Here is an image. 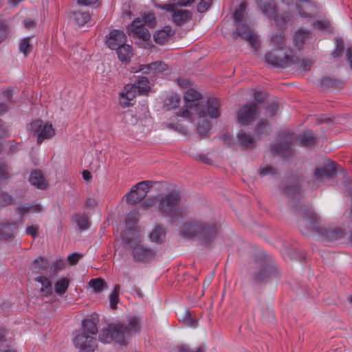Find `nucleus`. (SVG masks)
<instances>
[{"label": "nucleus", "mask_w": 352, "mask_h": 352, "mask_svg": "<svg viewBox=\"0 0 352 352\" xmlns=\"http://www.w3.org/2000/svg\"><path fill=\"white\" fill-rule=\"evenodd\" d=\"M81 254L78 252H74L69 254L67 257L68 261L72 264L76 263L80 258Z\"/></svg>", "instance_id": "obj_59"}, {"label": "nucleus", "mask_w": 352, "mask_h": 352, "mask_svg": "<svg viewBox=\"0 0 352 352\" xmlns=\"http://www.w3.org/2000/svg\"><path fill=\"white\" fill-rule=\"evenodd\" d=\"M258 109L255 102L243 105L236 114L237 123L242 126H247L253 122L257 116Z\"/></svg>", "instance_id": "obj_10"}, {"label": "nucleus", "mask_w": 352, "mask_h": 352, "mask_svg": "<svg viewBox=\"0 0 352 352\" xmlns=\"http://www.w3.org/2000/svg\"><path fill=\"white\" fill-rule=\"evenodd\" d=\"M141 20L143 21L144 25H148L149 27H153L155 22V16L151 13L145 14Z\"/></svg>", "instance_id": "obj_52"}, {"label": "nucleus", "mask_w": 352, "mask_h": 352, "mask_svg": "<svg viewBox=\"0 0 352 352\" xmlns=\"http://www.w3.org/2000/svg\"><path fill=\"white\" fill-rule=\"evenodd\" d=\"M299 229L303 234L318 233L322 239L333 241L345 237L346 232L334 225L320 226L316 213L311 208L304 206L298 211Z\"/></svg>", "instance_id": "obj_2"}, {"label": "nucleus", "mask_w": 352, "mask_h": 352, "mask_svg": "<svg viewBox=\"0 0 352 352\" xmlns=\"http://www.w3.org/2000/svg\"><path fill=\"white\" fill-rule=\"evenodd\" d=\"M133 215L132 214H129L126 217L125 219V224L126 226L129 228H133V226L136 223V220L133 219Z\"/></svg>", "instance_id": "obj_60"}, {"label": "nucleus", "mask_w": 352, "mask_h": 352, "mask_svg": "<svg viewBox=\"0 0 352 352\" xmlns=\"http://www.w3.org/2000/svg\"><path fill=\"white\" fill-rule=\"evenodd\" d=\"M192 12L188 10L175 9L171 14V20L173 24L181 25L190 20Z\"/></svg>", "instance_id": "obj_21"}, {"label": "nucleus", "mask_w": 352, "mask_h": 352, "mask_svg": "<svg viewBox=\"0 0 352 352\" xmlns=\"http://www.w3.org/2000/svg\"><path fill=\"white\" fill-rule=\"evenodd\" d=\"M346 61L352 69V47H349L346 52Z\"/></svg>", "instance_id": "obj_64"}, {"label": "nucleus", "mask_w": 352, "mask_h": 352, "mask_svg": "<svg viewBox=\"0 0 352 352\" xmlns=\"http://www.w3.org/2000/svg\"><path fill=\"white\" fill-rule=\"evenodd\" d=\"M278 138L283 140V142L275 144L272 146V152L281 155L284 158H286L291 153V142L293 139V135L289 133L283 132L279 133Z\"/></svg>", "instance_id": "obj_13"}, {"label": "nucleus", "mask_w": 352, "mask_h": 352, "mask_svg": "<svg viewBox=\"0 0 352 352\" xmlns=\"http://www.w3.org/2000/svg\"><path fill=\"white\" fill-rule=\"evenodd\" d=\"M270 43L276 50H283L285 46V36L280 30L271 36Z\"/></svg>", "instance_id": "obj_28"}, {"label": "nucleus", "mask_w": 352, "mask_h": 352, "mask_svg": "<svg viewBox=\"0 0 352 352\" xmlns=\"http://www.w3.org/2000/svg\"><path fill=\"white\" fill-rule=\"evenodd\" d=\"M13 198L11 195L6 192L0 193V203L3 205H8L12 203Z\"/></svg>", "instance_id": "obj_55"}, {"label": "nucleus", "mask_w": 352, "mask_h": 352, "mask_svg": "<svg viewBox=\"0 0 352 352\" xmlns=\"http://www.w3.org/2000/svg\"><path fill=\"white\" fill-rule=\"evenodd\" d=\"M296 6L298 13L302 17L308 18L311 16V12L314 7L309 2L304 0H300L297 2Z\"/></svg>", "instance_id": "obj_29"}, {"label": "nucleus", "mask_w": 352, "mask_h": 352, "mask_svg": "<svg viewBox=\"0 0 352 352\" xmlns=\"http://www.w3.org/2000/svg\"><path fill=\"white\" fill-rule=\"evenodd\" d=\"M336 173L335 163L329 160L324 158L320 164L317 166L312 171L311 181L316 185L323 182L325 178L330 177Z\"/></svg>", "instance_id": "obj_8"}, {"label": "nucleus", "mask_w": 352, "mask_h": 352, "mask_svg": "<svg viewBox=\"0 0 352 352\" xmlns=\"http://www.w3.org/2000/svg\"><path fill=\"white\" fill-rule=\"evenodd\" d=\"M140 319L129 318L125 323H113L99 333V340L104 343L113 340L120 344H125L128 338L140 332Z\"/></svg>", "instance_id": "obj_3"}, {"label": "nucleus", "mask_w": 352, "mask_h": 352, "mask_svg": "<svg viewBox=\"0 0 352 352\" xmlns=\"http://www.w3.org/2000/svg\"><path fill=\"white\" fill-rule=\"evenodd\" d=\"M139 95H146L150 90V82L146 77H140L138 80L131 85Z\"/></svg>", "instance_id": "obj_24"}, {"label": "nucleus", "mask_w": 352, "mask_h": 352, "mask_svg": "<svg viewBox=\"0 0 352 352\" xmlns=\"http://www.w3.org/2000/svg\"><path fill=\"white\" fill-rule=\"evenodd\" d=\"M167 65L162 61L154 62L148 65H140L138 67H133V73L142 72L143 74H151L153 76H157L166 70Z\"/></svg>", "instance_id": "obj_15"}, {"label": "nucleus", "mask_w": 352, "mask_h": 352, "mask_svg": "<svg viewBox=\"0 0 352 352\" xmlns=\"http://www.w3.org/2000/svg\"><path fill=\"white\" fill-rule=\"evenodd\" d=\"M156 7L172 14L177 8V4H157Z\"/></svg>", "instance_id": "obj_54"}, {"label": "nucleus", "mask_w": 352, "mask_h": 352, "mask_svg": "<svg viewBox=\"0 0 352 352\" xmlns=\"http://www.w3.org/2000/svg\"><path fill=\"white\" fill-rule=\"evenodd\" d=\"M313 40L311 33L309 30L300 29L294 34L293 45L296 50H301L307 45L311 43Z\"/></svg>", "instance_id": "obj_17"}, {"label": "nucleus", "mask_w": 352, "mask_h": 352, "mask_svg": "<svg viewBox=\"0 0 352 352\" xmlns=\"http://www.w3.org/2000/svg\"><path fill=\"white\" fill-rule=\"evenodd\" d=\"M126 41L124 33L121 30H114L106 36V44L111 50H116Z\"/></svg>", "instance_id": "obj_18"}, {"label": "nucleus", "mask_w": 352, "mask_h": 352, "mask_svg": "<svg viewBox=\"0 0 352 352\" xmlns=\"http://www.w3.org/2000/svg\"><path fill=\"white\" fill-rule=\"evenodd\" d=\"M339 83L340 82L337 79L331 77H324L320 80V86L323 89L338 86Z\"/></svg>", "instance_id": "obj_44"}, {"label": "nucleus", "mask_w": 352, "mask_h": 352, "mask_svg": "<svg viewBox=\"0 0 352 352\" xmlns=\"http://www.w3.org/2000/svg\"><path fill=\"white\" fill-rule=\"evenodd\" d=\"M183 322L189 327L195 328L197 325V322L193 320L189 312L186 311L181 319Z\"/></svg>", "instance_id": "obj_48"}, {"label": "nucleus", "mask_w": 352, "mask_h": 352, "mask_svg": "<svg viewBox=\"0 0 352 352\" xmlns=\"http://www.w3.org/2000/svg\"><path fill=\"white\" fill-rule=\"evenodd\" d=\"M212 0H200L197 5V12L202 13L206 12L210 6Z\"/></svg>", "instance_id": "obj_51"}, {"label": "nucleus", "mask_w": 352, "mask_h": 352, "mask_svg": "<svg viewBox=\"0 0 352 352\" xmlns=\"http://www.w3.org/2000/svg\"><path fill=\"white\" fill-rule=\"evenodd\" d=\"M73 343L80 352H94L98 346L95 338L83 333H76L74 336Z\"/></svg>", "instance_id": "obj_11"}, {"label": "nucleus", "mask_w": 352, "mask_h": 352, "mask_svg": "<svg viewBox=\"0 0 352 352\" xmlns=\"http://www.w3.org/2000/svg\"><path fill=\"white\" fill-rule=\"evenodd\" d=\"M29 182L38 189H45L47 186V182L42 173L40 170H34L31 172L29 177Z\"/></svg>", "instance_id": "obj_23"}, {"label": "nucleus", "mask_w": 352, "mask_h": 352, "mask_svg": "<svg viewBox=\"0 0 352 352\" xmlns=\"http://www.w3.org/2000/svg\"><path fill=\"white\" fill-rule=\"evenodd\" d=\"M14 226L12 224L0 225V239H9L13 236Z\"/></svg>", "instance_id": "obj_36"}, {"label": "nucleus", "mask_w": 352, "mask_h": 352, "mask_svg": "<svg viewBox=\"0 0 352 352\" xmlns=\"http://www.w3.org/2000/svg\"><path fill=\"white\" fill-rule=\"evenodd\" d=\"M265 60L267 63L275 67H280L288 61V58L285 56L284 58H278L274 54L270 52L265 54Z\"/></svg>", "instance_id": "obj_27"}, {"label": "nucleus", "mask_w": 352, "mask_h": 352, "mask_svg": "<svg viewBox=\"0 0 352 352\" xmlns=\"http://www.w3.org/2000/svg\"><path fill=\"white\" fill-rule=\"evenodd\" d=\"M78 4L84 6H89L92 8H97L99 6L98 0H76Z\"/></svg>", "instance_id": "obj_53"}, {"label": "nucleus", "mask_w": 352, "mask_h": 352, "mask_svg": "<svg viewBox=\"0 0 352 352\" xmlns=\"http://www.w3.org/2000/svg\"><path fill=\"white\" fill-rule=\"evenodd\" d=\"M232 36L234 38H236L237 36L245 38L255 50H257L260 46L257 36L252 32L248 26L245 23H239L236 30L232 33Z\"/></svg>", "instance_id": "obj_14"}, {"label": "nucleus", "mask_w": 352, "mask_h": 352, "mask_svg": "<svg viewBox=\"0 0 352 352\" xmlns=\"http://www.w3.org/2000/svg\"><path fill=\"white\" fill-rule=\"evenodd\" d=\"M266 124L263 122H259L256 128L255 133L257 135H261L263 133V131L266 129Z\"/></svg>", "instance_id": "obj_62"}, {"label": "nucleus", "mask_w": 352, "mask_h": 352, "mask_svg": "<svg viewBox=\"0 0 352 352\" xmlns=\"http://www.w3.org/2000/svg\"><path fill=\"white\" fill-rule=\"evenodd\" d=\"M151 186V181H142L134 185L131 190L125 195L126 202L135 205L141 201L147 195L148 188Z\"/></svg>", "instance_id": "obj_9"}, {"label": "nucleus", "mask_w": 352, "mask_h": 352, "mask_svg": "<svg viewBox=\"0 0 352 352\" xmlns=\"http://www.w3.org/2000/svg\"><path fill=\"white\" fill-rule=\"evenodd\" d=\"M256 3L261 8L262 12L267 17H272L276 26L279 29H283L289 23L294 21V16L285 12L281 14H276V6L273 0H256Z\"/></svg>", "instance_id": "obj_6"}, {"label": "nucleus", "mask_w": 352, "mask_h": 352, "mask_svg": "<svg viewBox=\"0 0 352 352\" xmlns=\"http://www.w3.org/2000/svg\"><path fill=\"white\" fill-rule=\"evenodd\" d=\"M245 9H246V3L244 2H242L240 3L239 8L234 11L233 16H234V20L236 23H240V21H241Z\"/></svg>", "instance_id": "obj_45"}, {"label": "nucleus", "mask_w": 352, "mask_h": 352, "mask_svg": "<svg viewBox=\"0 0 352 352\" xmlns=\"http://www.w3.org/2000/svg\"><path fill=\"white\" fill-rule=\"evenodd\" d=\"M116 53L121 62L126 63L132 57L133 50L129 45L124 43L116 49Z\"/></svg>", "instance_id": "obj_25"}, {"label": "nucleus", "mask_w": 352, "mask_h": 352, "mask_svg": "<svg viewBox=\"0 0 352 352\" xmlns=\"http://www.w3.org/2000/svg\"><path fill=\"white\" fill-rule=\"evenodd\" d=\"M50 266L49 261L43 256H39L34 259L32 263V269L38 273H43L47 270Z\"/></svg>", "instance_id": "obj_30"}, {"label": "nucleus", "mask_w": 352, "mask_h": 352, "mask_svg": "<svg viewBox=\"0 0 352 352\" xmlns=\"http://www.w3.org/2000/svg\"><path fill=\"white\" fill-rule=\"evenodd\" d=\"M283 190L287 197H291L294 200L300 194V188L299 186L295 184L292 186L285 187Z\"/></svg>", "instance_id": "obj_42"}, {"label": "nucleus", "mask_w": 352, "mask_h": 352, "mask_svg": "<svg viewBox=\"0 0 352 352\" xmlns=\"http://www.w3.org/2000/svg\"><path fill=\"white\" fill-rule=\"evenodd\" d=\"M69 287V280L67 278H62L55 284V292L58 294H65Z\"/></svg>", "instance_id": "obj_43"}, {"label": "nucleus", "mask_w": 352, "mask_h": 352, "mask_svg": "<svg viewBox=\"0 0 352 352\" xmlns=\"http://www.w3.org/2000/svg\"><path fill=\"white\" fill-rule=\"evenodd\" d=\"M28 129L34 133H38L37 142L41 143L43 140L50 138L55 134V130L52 124H43L41 120H36L30 124Z\"/></svg>", "instance_id": "obj_12"}, {"label": "nucleus", "mask_w": 352, "mask_h": 352, "mask_svg": "<svg viewBox=\"0 0 352 352\" xmlns=\"http://www.w3.org/2000/svg\"><path fill=\"white\" fill-rule=\"evenodd\" d=\"M75 221L78 228L81 230H85L89 228V222L87 217L85 215L76 214L75 215Z\"/></svg>", "instance_id": "obj_39"}, {"label": "nucleus", "mask_w": 352, "mask_h": 352, "mask_svg": "<svg viewBox=\"0 0 352 352\" xmlns=\"http://www.w3.org/2000/svg\"><path fill=\"white\" fill-rule=\"evenodd\" d=\"M217 232L213 221L196 220L185 223L181 228L180 234L184 238H198L207 243L214 238Z\"/></svg>", "instance_id": "obj_4"}, {"label": "nucleus", "mask_w": 352, "mask_h": 352, "mask_svg": "<svg viewBox=\"0 0 352 352\" xmlns=\"http://www.w3.org/2000/svg\"><path fill=\"white\" fill-rule=\"evenodd\" d=\"M300 143L305 146H311L316 143V138L311 131H306L300 134Z\"/></svg>", "instance_id": "obj_32"}, {"label": "nucleus", "mask_w": 352, "mask_h": 352, "mask_svg": "<svg viewBox=\"0 0 352 352\" xmlns=\"http://www.w3.org/2000/svg\"><path fill=\"white\" fill-rule=\"evenodd\" d=\"M166 236V231L161 225L155 226L148 234V239L151 242L161 244L164 243Z\"/></svg>", "instance_id": "obj_22"}, {"label": "nucleus", "mask_w": 352, "mask_h": 352, "mask_svg": "<svg viewBox=\"0 0 352 352\" xmlns=\"http://www.w3.org/2000/svg\"><path fill=\"white\" fill-rule=\"evenodd\" d=\"M72 19L75 24L80 27L90 21L91 16L87 12H76L73 13Z\"/></svg>", "instance_id": "obj_34"}, {"label": "nucleus", "mask_w": 352, "mask_h": 352, "mask_svg": "<svg viewBox=\"0 0 352 352\" xmlns=\"http://www.w3.org/2000/svg\"><path fill=\"white\" fill-rule=\"evenodd\" d=\"M278 276V268L275 265H267L259 269L254 278L257 282H265L269 279L277 278Z\"/></svg>", "instance_id": "obj_19"}, {"label": "nucleus", "mask_w": 352, "mask_h": 352, "mask_svg": "<svg viewBox=\"0 0 352 352\" xmlns=\"http://www.w3.org/2000/svg\"><path fill=\"white\" fill-rule=\"evenodd\" d=\"M32 46L30 43V37H25L21 40L19 44L20 51L26 56L31 51Z\"/></svg>", "instance_id": "obj_46"}, {"label": "nucleus", "mask_w": 352, "mask_h": 352, "mask_svg": "<svg viewBox=\"0 0 352 352\" xmlns=\"http://www.w3.org/2000/svg\"><path fill=\"white\" fill-rule=\"evenodd\" d=\"M82 327L85 332L91 335H96L98 333V329L96 324L90 319H85L82 321Z\"/></svg>", "instance_id": "obj_37"}, {"label": "nucleus", "mask_w": 352, "mask_h": 352, "mask_svg": "<svg viewBox=\"0 0 352 352\" xmlns=\"http://www.w3.org/2000/svg\"><path fill=\"white\" fill-rule=\"evenodd\" d=\"M41 210V206L38 204H26L16 208V212L20 216L24 215L28 212H38Z\"/></svg>", "instance_id": "obj_33"}, {"label": "nucleus", "mask_w": 352, "mask_h": 352, "mask_svg": "<svg viewBox=\"0 0 352 352\" xmlns=\"http://www.w3.org/2000/svg\"><path fill=\"white\" fill-rule=\"evenodd\" d=\"M36 280L41 283L40 292L43 296H48L52 294V286L50 280L44 276H38Z\"/></svg>", "instance_id": "obj_31"}, {"label": "nucleus", "mask_w": 352, "mask_h": 352, "mask_svg": "<svg viewBox=\"0 0 352 352\" xmlns=\"http://www.w3.org/2000/svg\"><path fill=\"white\" fill-rule=\"evenodd\" d=\"M129 248L134 261L140 263H149L155 256V252L153 249L145 246L140 239L135 238L129 242Z\"/></svg>", "instance_id": "obj_7"}, {"label": "nucleus", "mask_w": 352, "mask_h": 352, "mask_svg": "<svg viewBox=\"0 0 352 352\" xmlns=\"http://www.w3.org/2000/svg\"><path fill=\"white\" fill-rule=\"evenodd\" d=\"M237 137L240 144L245 148L250 147L253 144V138L251 135L247 134L243 131L239 132Z\"/></svg>", "instance_id": "obj_38"}, {"label": "nucleus", "mask_w": 352, "mask_h": 352, "mask_svg": "<svg viewBox=\"0 0 352 352\" xmlns=\"http://www.w3.org/2000/svg\"><path fill=\"white\" fill-rule=\"evenodd\" d=\"M135 109L136 113L140 118H146L148 113V109L146 100H143L140 102Z\"/></svg>", "instance_id": "obj_41"}, {"label": "nucleus", "mask_w": 352, "mask_h": 352, "mask_svg": "<svg viewBox=\"0 0 352 352\" xmlns=\"http://www.w3.org/2000/svg\"><path fill=\"white\" fill-rule=\"evenodd\" d=\"M172 33L171 27L165 26L162 30L156 32L153 35V38L156 43L164 44L168 41L169 37L172 35Z\"/></svg>", "instance_id": "obj_26"}, {"label": "nucleus", "mask_w": 352, "mask_h": 352, "mask_svg": "<svg viewBox=\"0 0 352 352\" xmlns=\"http://www.w3.org/2000/svg\"><path fill=\"white\" fill-rule=\"evenodd\" d=\"M10 177V173L7 165L2 161H0V181H5Z\"/></svg>", "instance_id": "obj_49"}, {"label": "nucleus", "mask_w": 352, "mask_h": 352, "mask_svg": "<svg viewBox=\"0 0 352 352\" xmlns=\"http://www.w3.org/2000/svg\"><path fill=\"white\" fill-rule=\"evenodd\" d=\"M166 126L169 128L170 129L175 131L181 135H186L187 134V130L186 129L182 126L180 123L176 122V123H167Z\"/></svg>", "instance_id": "obj_47"}, {"label": "nucleus", "mask_w": 352, "mask_h": 352, "mask_svg": "<svg viewBox=\"0 0 352 352\" xmlns=\"http://www.w3.org/2000/svg\"><path fill=\"white\" fill-rule=\"evenodd\" d=\"M177 352H204V346H200L197 348L190 349L186 346H183L178 349Z\"/></svg>", "instance_id": "obj_57"}, {"label": "nucleus", "mask_w": 352, "mask_h": 352, "mask_svg": "<svg viewBox=\"0 0 352 352\" xmlns=\"http://www.w3.org/2000/svg\"><path fill=\"white\" fill-rule=\"evenodd\" d=\"M0 352H16L12 346H3L2 337H0Z\"/></svg>", "instance_id": "obj_63"}, {"label": "nucleus", "mask_w": 352, "mask_h": 352, "mask_svg": "<svg viewBox=\"0 0 352 352\" xmlns=\"http://www.w3.org/2000/svg\"><path fill=\"white\" fill-rule=\"evenodd\" d=\"M169 102H166V104L169 107L170 109H174L177 107L179 104V97L177 94H173L169 96L167 99Z\"/></svg>", "instance_id": "obj_50"}, {"label": "nucleus", "mask_w": 352, "mask_h": 352, "mask_svg": "<svg viewBox=\"0 0 352 352\" xmlns=\"http://www.w3.org/2000/svg\"><path fill=\"white\" fill-rule=\"evenodd\" d=\"M89 285L96 293H101L107 287L106 282L101 278H92L89 281Z\"/></svg>", "instance_id": "obj_35"}, {"label": "nucleus", "mask_w": 352, "mask_h": 352, "mask_svg": "<svg viewBox=\"0 0 352 352\" xmlns=\"http://www.w3.org/2000/svg\"><path fill=\"white\" fill-rule=\"evenodd\" d=\"M181 197L177 191H170L159 199V210L170 217V222L178 224L186 216V211L180 207Z\"/></svg>", "instance_id": "obj_5"}, {"label": "nucleus", "mask_w": 352, "mask_h": 352, "mask_svg": "<svg viewBox=\"0 0 352 352\" xmlns=\"http://www.w3.org/2000/svg\"><path fill=\"white\" fill-rule=\"evenodd\" d=\"M201 100V94L194 89H188L184 94L185 105L193 108L199 115V120L197 123V131L199 135H207L210 130L208 118L216 119L220 116L219 100L216 98H208L204 104L198 107Z\"/></svg>", "instance_id": "obj_1"}, {"label": "nucleus", "mask_w": 352, "mask_h": 352, "mask_svg": "<svg viewBox=\"0 0 352 352\" xmlns=\"http://www.w3.org/2000/svg\"><path fill=\"white\" fill-rule=\"evenodd\" d=\"M38 226H28L26 228L25 232L27 234L36 236L38 233Z\"/></svg>", "instance_id": "obj_61"}, {"label": "nucleus", "mask_w": 352, "mask_h": 352, "mask_svg": "<svg viewBox=\"0 0 352 352\" xmlns=\"http://www.w3.org/2000/svg\"><path fill=\"white\" fill-rule=\"evenodd\" d=\"M136 94V91L131 87V85H126L124 87V91L120 94V104L124 108L132 106Z\"/></svg>", "instance_id": "obj_20"}, {"label": "nucleus", "mask_w": 352, "mask_h": 352, "mask_svg": "<svg viewBox=\"0 0 352 352\" xmlns=\"http://www.w3.org/2000/svg\"><path fill=\"white\" fill-rule=\"evenodd\" d=\"M338 43L335 47L334 51L332 53V56L334 58L339 57L342 54V46H343V41L342 39L340 41L339 39L337 40Z\"/></svg>", "instance_id": "obj_56"}, {"label": "nucleus", "mask_w": 352, "mask_h": 352, "mask_svg": "<svg viewBox=\"0 0 352 352\" xmlns=\"http://www.w3.org/2000/svg\"><path fill=\"white\" fill-rule=\"evenodd\" d=\"M64 265V263L62 261H55L52 264V271L53 273H56L58 271L60 270Z\"/></svg>", "instance_id": "obj_58"}, {"label": "nucleus", "mask_w": 352, "mask_h": 352, "mask_svg": "<svg viewBox=\"0 0 352 352\" xmlns=\"http://www.w3.org/2000/svg\"><path fill=\"white\" fill-rule=\"evenodd\" d=\"M129 32L134 36L146 41L149 40L151 35L147 28L144 25L140 18H136L129 27Z\"/></svg>", "instance_id": "obj_16"}, {"label": "nucleus", "mask_w": 352, "mask_h": 352, "mask_svg": "<svg viewBox=\"0 0 352 352\" xmlns=\"http://www.w3.org/2000/svg\"><path fill=\"white\" fill-rule=\"evenodd\" d=\"M119 290L120 286L118 285H116L109 295V304L112 309H115L117 304L119 302Z\"/></svg>", "instance_id": "obj_40"}]
</instances>
